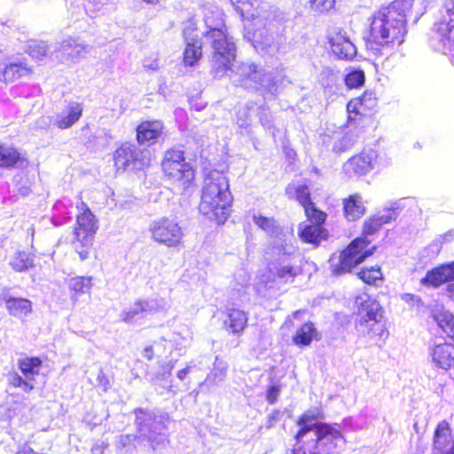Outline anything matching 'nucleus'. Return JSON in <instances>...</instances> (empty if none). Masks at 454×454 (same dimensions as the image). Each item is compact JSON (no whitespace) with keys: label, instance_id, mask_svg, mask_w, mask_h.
<instances>
[{"label":"nucleus","instance_id":"obj_1","mask_svg":"<svg viewBox=\"0 0 454 454\" xmlns=\"http://www.w3.org/2000/svg\"><path fill=\"white\" fill-rule=\"evenodd\" d=\"M411 7L409 0H396L375 12L370 19L367 50L375 56L392 54L404 42L406 12Z\"/></svg>","mask_w":454,"mask_h":454},{"label":"nucleus","instance_id":"obj_2","mask_svg":"<svg viewBox=\"0 0 454 454\" xmlns=\"http://www.w3.org/2000/svg\"><path fill=\"white\" fill-rule=\"evenodd\" d=\"M315 417L309 412L304 413L298 421L300 430L296 434L299 442H302V454H335L343 444L344 438L340 427L337 424L314 422Z\"/></svg>","mask_w":454,"mask_h":454},{"label":"nucleus","instance_id":"obj_3","mask_svg":"<svg viewBox=\"0 0 454 454\" xmlns=\"http://www.w3.org/2000/svg\"><path fill=\"white\" fill-rule=\"evenodd\" d=\"M395 217L396 214L392 210L365 222L363 236L354 239L339 254H333L329 259L333 274L340 276L348 273L355 266L363 262L365 258L372 255L375 250V247L367 248L368 245L372 242L368 239V236L374 234L382 224L390 222Z\"/></svg>","mask_w":454,"mask_h":454},{"label":"nucleus","instance_id":"obj_4","mask_svg":"<svg viewBox=\"0 0 454 454\" xmlns=\"http://www.w3.org/2000/svg\"><path fill=\"white\" fill-rule=\"evenodd\" d=\"M223 16L220 10L205 14L207 31L204 37L212 50L211 64L215 75H222L224 71L231 69L236 58V46L227 32Z\"/></svg>","mask_w":454,"mask_h":454},{"label":"nucleus","instance_id":"obj_5","mask_svg":"<svg viewBox=\"0 0 454 454\" xmlns=\"http://www.w3.org/2000/svg\"><path fill=\"white\" fill-rule=\"evenodd\" d=\"M232 197L225 175L217 170L207 174L199 205L200 212L217 223H223L229 216Z\"/></svg>","mask_w":454,"mask_h":454},{"label":"nucleus","instance_id":"obj_6","mask_svg":"<svg viewBox=\"0 0 454 454\" xmlns=\"http://www.w3.org/2000/svg\"><path fill=\"white\" fill-rule=\"evenodd\" d=\"M134 412L136 414L137 435L135 437L129 434L121 435L118 441L119 445L125 447L133 440H137L139 442H148L153 450L165 448L168 440L164 434L166 429L164 417L141 408L136 409Z\"/></svg>","mask_w":454,"mask_h":454},{"label":"nucleus","instance_id":"obj_7","mask_svg":"<svg viewBox=\"0 0 454 454\" xmlns=\"http://www.w3.org/2000/svg\"><path fill=\"white\" fill-rule=\"evenodd\" d=\"M356 304L358 307L359 317L356 324L358 335L374 341L386 339L388 333L381 321L380 303L364 294L356 297Z\"/></svg>","mask_w":454,"mask_h":454},{"label":"nucleus","instance_id":"obj_8","mask_svg":"<svg viewBox=\"0 0 454 454\" xmlns=\"http://www.w3.org/2000/svg\"><path fill=\"white\" fill-rule=\"evenodd\" d=\"M78 213L74 229L72 246L82 261L88 258L93 243L94 235L98 231V220L89 207L83 202L77 203Z\"/></svg>","mask_w":454,"mask_h":454},{"label":"nucleus","instance_id":"obj_9","mask_svg":"<svg viewBox=\"0 0 454 454\" xmlns=\"http://www.w3.org/2000/svg\"><path fill=\"white\" fill-rule=\"evenodd\" d=\"M165 175L174 183L185 187L194 178V170L184 156V152L179 149L168 150L161 162Z\"/></svg>","mask_w":454,"mask_h":454},{"label":"nucleus","instance_id":"obj_10","mask_svg":"<svg viewBox=\"0 0 454 454\" xmlns=\"http://www.w3.org/2000/svg\"><path fill=\"white\" fill-rule=\"evenodd\" d=\"M152 239L167 247H176L184 237V232L179 223L168 217H160L153 221L149 227Z\"/></svg>","mask_w":454,"mask_h":454},{"label":"nucleus","instance_id":"obj_11","mask_svg":"<svg viewBox=\"0 0 454 454\" xmlns=\"http://www.w3.org/2000/svg\"><path fill=\"white\" fill-rule=\"evenodd\" d=\"M114 165L118 170L141 169L150 164L148 150L139 149L136 145L124 143L114 153Z\"/></svg>","mask_w":454,"mask_h":454},{"label":"nucleus","instance_id":"obj_12","mask_svg":"<svg viewBox=\"0 0 454 454\" xmlns=\"http://www.w3.org/2000/svg\"><path fill=\"white\" fill-rule=\"evenodd\" d=\"M236 74L239 76L236 82H239L245 88L259 89V87L268 90L270 93L278 90L277 82L270 74L262 73L252 64L243 63L237 67Z\"/></svg>","mask_w":454,"mask_h":454},{"label":"nucleus","instance_id":"obj_13","mask_svg":"<svg viewBox=\"0 0 454 454\" xmlns=\"http://www.w3.org/2000/svg\"><path fill=\"white\" fill-rule=\"evenodd\" d=\"M42 361L37 357L25 358L19 362L22 376L14 372L9 375L8 381L14 387L29 393L35 387V376L39 373Z\"/></svg>","mask_w":454,"mask_h":454},{"label":"nucleus","instance_id":"obj_14","mask_svg":"<svg viewBox=\"0 0 454 454\" xmlns=\"http://www.w3.org/2000/svg\"><path fill=\"white\" fill-rule=\"evenodd\" d=\"M428 357L434 368L447 372L454 366V345L434 341L428 348Z\"/></svg>","mask_w":454,"mask_h":454},{"label":"nucleus","instance_id":"obj_15","mask_svg":"<svg viewBox=\"0 0 454 454\" xmlns=\"http://www.w3.org/2000/svg\"><path fill=\"white\" fill-rule=\"evenodd\" d=\"M377 153L373 150L364 151L350 158L343 166L347 175L363 176L370 172L376 162Z\"/></svg>","mask_w":454,"mask_h":454},{"label":"nucleus","instance_id":"obj_16","mask_svg":"<svg viewBox=\"0 0 454 454\" xmlns=\"http://www.w3.org/2000/svg\"><path fill=\"white\" fill-rule=\"evenodd\" d=\"M433 450L434 454H454V431L445 420L439 422L434 430Z\"/></svg>","mask_w":454,"mask_h":454},{"label":"nucleus","instance_id":"obj_17","mask_svg":"<svg viewBox=\"0 0 454 454\" xmlns=\"http://www.w3.org/2000/svg\"><path fill=\"white\" fill-rule=\"evenodd\" d=\"M89 52L87 45L81 43L77 39L67 38L63 40L56 50V59L64 62L67 60L77 61Z\"/></svg>","mask_w":454,"mask_h":454},{"label":"nucleus","instance_id":"obj_18","mask_svg":"<svg viewBox=\"0 0 454 454\" xmlns=\"http://www.w3.org/2000/svg\"><path fill=\"white\" fill-rule=\"evenodd\" d=\"M223 326L233 334H240L247 325V315L236 308H227L224 311Z\"/></svg>","mask_w":454,"mask_h":454},{"label":"nucleus","instance_id":"obj_19","mask_svg":"<svg viewBox=\"0 0 454 454\" xmlns=\"http://www.w3.org/2000/svg\"><path fill=\"white\" fill-rule=\"evenodd\" d=\"M193 29L186 27L184 29V37L186 42V46L184 51V62L186 66H193L201 58V43L197 39L198 35L191 36Z\"/></svg>","mask_w":454,"mask_h":454},{"label":"nucleus","instance_id":"obj_20","mask_svg":"<svg viewBox=\"0 0 454 454\" xmlns=\"http://www.w3.org/2000/svg\"><path fill=\"white\" fill-rule=\"evenodd\" d=\"M333 52L340 59H350L356 54V48L350 39L345 35L339 33L330 40Z\"/></svg>","mask_w":454,"mask_h":454},{"label":"nucleus","instance_id":"obj_21","mask_svg":"<svg viewBox=\"0 0 454 454\" xmlns=\"http://www.w3.org/2000/svg\"><path fill=\"white\" fill-rule=\"evenodd\" d=\"M82 114V105L77 102H72L67 106L65 111L57 116L54 125L61 129H68L80 119Z\"/></svg>","mask_w":454,"mask_h":454},{"label":"nucleus","instance_id":"obj_22","mask_svg":"<svg viewBox=\"0 0 454 454\" xmlns=\"http://www.w3.org/2000/svg\"><path fill=\"white\" fill-rule=\"evenodd\" d=\"M163 129V125L159 121L142 122L137 129V138L139 144L153 143Z\"/></svg>","mask_w":454,"mask_h":454},{"label":"nucleus","instance_id":"obj_23","mask_svg":"<svg viewBox=\"0 0 454 454\" xmlns=\"http://www.w3.org/2000/svg\"><path fill=\"white\" fill-rule=\"evenodd\" d=\"M313 340H319V333L311 322L303 324L293 336V342L299 347L309 346Z\"/></svg>","mask_w":454,"mask_h":454},{"label":"nucleus","instance_id":"obj_24","mask_svg":"<svg viewBox=\"0 0 454 454\" xmlns=\"http://www.w3.org/2000/svg\"><path fill=\"white\" fill-rule=\"evenodd\" d=\"M435 30L444 48L450 51H454V20L437 22Z\"/></svg>","mask_w":454,"mask_h":454},{"label":"nucleus","instance_id":"obj_25","mask_svg":"<svg viewBox=\"0 0 454 454\" xmlns=\"http://www.w3.org/2000/svg\"><path fill=\"white\" fill-rule=\"evenodd\" d=\"M451 269L449 264H443L428 271L421 283L425 286H439L442 284L450 281Z\"/></svg>","mask_w":454,"mask_h":454},{"label":"nucleus","instance_id":"obj_26","mask_svg":"<svg viewBox=\"0 0 454 454\" xmlns=\"http://www.w3.org/2000/svg\"><path fill=\"white\" fill-rule=\"evenodd\" d=\"M5 306L10 315L16 317H23L32 310V303L24 298H4Z\"/></svg>","mask_w":454,"mask_h":454},{"label":"nucleus","instance_id":"obj_27","mask_svg":"<svg viewBox=\"0 0 454 454\" xmlns=\"http://www.w3.org/2000/svg\"><path fill=\"white\" fill-rule=\"evenodd\" d=\"M156 306L155 301H137L129 309L121 313V321L132 323L140 314L153 309Z\"/></svg>","mask_w":454,"mask_h":454},{"label":"nucleus","instance_id":"obj_28","mask_svg":"<svg viewBox=\"0 0 454 454\" xmlns=\"http://www.w3.org/2000/svg\"><path fill=\"white\" fill-rule=\"evenodd\" d=\"M344 212L348 220L355 221L364 215L365 207L362 197L358 194L350 195L344 201Z\"/></svg>","mask_w":454,"mask_h":454},{"label":"nucleus","instance_id":"obj_29","mask_svg":"<svg viewBox=\"0 0 454 454\" xmlns=\"http://www.w3.org/2000/svg\"><path fill=\"white\" fill-rule=\"evenodd\" d=\"M432 317L442 331L454 340V316L446 310H434Z\"/></svg>","mask_w":454,"mask_h":454},{"label":"nucleus","instance_id":"obj_30","mask_svg":"<svg viewBox=\"0 0 454 454\" xmlns=\"http://www.w3.org/2000/svg\"><path fill=\"white\" fill-rule=\"evenodd\" d=\"M297 274L298 270L290 265L279 266L276 268L275 272L273 273L272 284H270L267 281L266 285L269 286V287H273L274 285L278 286L283 284L293 282Z\"/></svg>","mask_w":454,"mask_h":454},{"label":"nucleus","instance_id":"obj_31","mask_svg":"<svg viewBox=\"0 0 454 454\" xmlns=\"http://www.w3.org/2000/svg\"><path fill=\"white\" fill-rule=\"evenodd\" d=\"M27 73L28 69L20 64H0V80L6 82H13L16 79L26 75Z\"/></svg>","mask_w":454,"mask_h":454},{"label":"nucleus","instance_id":"obj_32","mask_svg":"<svg viewBox=\"0 0 454 454\" xmlns=\"http://www.w3.org/2000/svg\"><path fill=\"white\" fill-rule=\"evenodd\" d=\"M20 153L12 146L0 144V167L11 168L21 160Z\"/></svg>","mask_w":454,"mask_h":454},{"label":"nucleus","instance_id":"obj_33","mask_svg":"<svg viewBox=\"0 0 454 454\" xmlns=\"http://www.w3.org/2000/svg\"><path fill=\"white\" fill-rule=\"evenodd\" d=\"M300 236L305 242L317 244L322 239H325V233L321 225L308 224L301 228Z\"/></svg>","mask_w":454,"mask_h":454},{"label":"nucleus","instance_id":"obj_34","mask_svg":"<svg viewBox=\"0 0 454 454\" xmlns=\"http://www.w3.org/2000/svg\"><path fill=\"white\" fill-rule=\"evenodd\" d=\"M68 286L74 295L73 300H76V296L82 294H87L92 287V278L91 277H75L69 280Z\"/></svg>","mask_w":454,"mask_h":454},{"label":"nucleus","instance_id":"obj_35","mask_svg":"<svg viewBox=\"0 0 454 454\" xmlns=\"http://www.w3.org/2000/svg\"><path fill=\"white\" fill-rule=\"evenodd\" d=\"M228 365L225 362L215 359L211 372L207 376L206 382L211 385H219L226 377Z\"/></svg>","mask_w":454,"mask_h":454},{"label":"nucleus","instance_id":"obj_36","mask_svg":"<svg viewBox=\"0 0 454 454\" xmlns=\"http://www.w3.org/2000/svg\"><path fill=\"white\" fill-rule=\"evenodd\" d=\"M10 264L16 271H25L33 267V256L26 252H17L12 259Z\"/></svg>","mask_w":454,"mask_h":454},{"label":"nucleus","instance_id":"obj_37","mask_svg":"<svg viewBox=\"0 0 454 454\" xmlns=\"http://www.w3.org/2000/svg\"><path fill=\"white\" fill-rule=\"evenodd\" d=\"M286 193L289 196L295 194L296 200L303 207V208L308 206H311L312 204L309 187L305 184L298 185L296 187L288 185L286 188Z\"/></svg>","mask_w":454,"mask_h":454},{"label":"nucleus","instance_id":"obj_38","mask_svg":"<svg viewBox=\"0 0 454 454\" xmlns=\"http://www.w3.org/2000/svg\"><path fill=\"white\" fill-rule=\"evenodd\" d=\"M49 50L48 44L43 41L30 40L27 42V51L36 59H41L47 55Z\"/></svg>","mask_w":454,"mask_h":454},{"label":"nucleus","instance_id":"obj_39","mask_svg":"<svg viewBox=\"0 0 454 454\" xmlns=\"http://www.w3.org/2000/svg\"><path fill=\"white\" fill-rule=\"evenodd\" d=\"M358 277L368 285L377 286L378 281H382L383 274L380 267H371L362 270L358 273Z\"/></svg>","mask_w":454,"mask_h":454},{"label":"nucleus","instance_id":"obj_40","mask_svg":"<svg viewBox=\"0 0 454 454\" xmlns=\"http://www.w3.org/2000/svg\"><path fill=\"white\" fill-rule=\"evenodd\" d=\"M254 222L259 228L270 235L275 234L278 231V226L272 218L264 217L262 215H254Z\"/></svg>","mask_w":454,"mask_h":454},{"label":"nucleus","instance_id":"obj_41","mask_svg":"<svg viewBox=\"0 0 454 454\" xmlns=\"http://www.w3.org/2000/svg\"><path fill=\"white\" fill-rule=\"evenodd\" d=\"M364 74L361 70H354L345 77V83L348 88H357L364 84Z\"/></svg>","mask_w":454,"mask_h":454},{"label":"nucleus","instance_id":"obj_42","mask_svg":"<svg viewBox=\"0 0 454 454\" xmlns=\"http://www.w3.org/2000/svg\"><path fill=\"white\" fill-rule=\"evenodd\" d=\"M304 210L311 223L310 224L321 225L325 222V215L322 211L317 210L313 204L305 207Z\"/></svg>","mask_w":454,"mask_h":454},{"label":"nucleus","instance_id":"obj_43","mask_svg":"<svg viewBox=\"0 0 454 454\" xmlns=\"http://www.w3.org/2000/svg\"><path fill=\"white\" fill-rule=\"evenodd\" d=\"M335 4V0H310V6L317 12L330 11Z\"/></svg>","mask_w":454,"mask_h":454},{"label":"nucleus","instance_id":"obj_44","mask_svg":"<svg viewBox=\"0 0 454 454\" xmlns=\"http://www.w3.org/2000/svg\"><path fill=\"white\" fill-rule=\"evenodd\" d=\"M358 99L361 100V103H363L361 106L366 112L374 108L377 105L376 97L372 92H365L362 95V97H359Z\"/></svg>","mask_w":454,"mask_h":454},{"label":"nucleus","instance_id":"obj_45","mask_svg":"<svg viewBox=\"0 0 454 454\" xmlns=\"http://www.w3.org/2000/svg\"><path fill=\"white\" fill-rule=\"evenodd\" d=\"M258 115H259V119H260L262 125L265 129H271L273 128V121H272L271 113L269 111L268 108H265V107L260 108Z\"/></svg>","mask_w":454,"mask_h":454},{"label":"nucleus","instance_id":"obj_46","mask_svg":"<svg viewBox=\"0 0 454 454\" xmlns=\"http://www.w3.org/2000/svg\"><path fill=\"white\" fill-rule=\"evenodd\" d=\"M237 123L240 128H247L251 123L249 109L247 107L240 108L238 112Z\"/></svg>","mask_w":454,"mask_h":454},{"label":"nucleus","instance_id":"obj_47","mask_svg":"<svg viewBox=\"0 0 454 454\" xmlns=\"http://www.w3.org/2000/svg\"><path fill=\"white\" fill-rule=\"evenodd\" d=\"M401 299L412 308L420 309L423 306L420 297L412 294H403Z\"/></svg>","mask_w":454,"mask_h":454},{"label":"nucleus","instance_id":"obj_48","mask_svg":"<svg viewBox=\"0 0 454 454\" xmlns=\"http://www.w3.org/2000/svg\"><path fill=\"white\" fill-rule=\"evenodd\" d=\"M361 100L358 98L351 99L347 105V110L349 114H366V111L361 106Z\"/></svg>","mask_w":454,"mask_h":454},{"label":"nucleus","instance_id":"obj_49","mask_svg":"<svg viewBox=\"0 0 454 454\" xmlns=\"http://www.w3.org/2000/svg\"><path fill=\"white\" fill-rule=\"evenodd\" d=\"M280 390V386H271L268 388L266 399L269 403L273 404L277 402Z\"/></svg>","mask_w":454,"mask_h":454},{"label":"nucleus","instance_id":"obj_50","mask_svg":"<svg viewBox=\"0 0 454 454\" xmlns=\"http://www.w3.org/2000/svg\"><path fill=\"white\" fill-rule=\"evenodd\" d=\"M98 386L102 388L104 392H106L110 387V381L107 378V376L105 374L103 370H100L98 372V377H97Z\"/></svg>","mask_w":454,"mask_h":454},{"label":"nucleus","instance_id":"obj_51","mask_svg":"<svg viewBox=\"0 0 454 454\" xmlns=\"http://www.w3.org/2000/svg\"><path fill=\"white\" fill-rule=\"evenodd\" d=\"M236 3L241 4L240 6L239 5L237 8L240 10V12L243 15L245 12L249 13L250 9L248 8V6L254 7L255 4H257L258 0H236Z\"/></svg>","mask_w":454,"mask_h":454},{"label":"nucleus","instance_id":"obj_52","mask_svg":"<svg viewBox=\"0 0 454 454\" xmlns=\"http://www.w3.org/2000/svg\"><path fill=\"white\" fill-rule=\"evenodd\" d=\"M175 361H169L161 365L162 378L168 377L171 374L173 368L175 367Z\"/></svg>","mask_w":454,"mask_h":454},{"label":"nucleus","instance_id":"obj_53","mask_svg":"<svg viewBox=\"0 0 454 454\" xmlns=\"http://www.w3.org/2000/svg\"><path fill=\"white\" fill-rule=\"evenodd\" d=\"M445 8L449 16L454 14V0H446L445 1Z\"/></svg>","mask_w":454,"mask_h":454},{"label":"nucleus","instance_id":"obj_54","mask_svg":"<svg viewBox=\"0 0 454 454\" xmlns=\"http://www.w3.org/2000/svg\"><path fill=\"white\" fill-rule=\"evenodd\" d=\"M88 4H92L96 10H99L106 4V0H88Z\"/></svg>","mask_w":454,"mask_h":454},{"label":"nucleus","instance_id":"obj_55","mask_svg":"<svg viewBox=\"0 0 454 454\" xmlns=\"http://www.w3.org/2000/svg\"><path fill=\"white\" fill-rule=\"evenodd\" d=\"M144 357L147 358L148 360L153 359V350L152 347H146L143 351Z\"/></svg>","mask_w":454,"mask_h":454},{"label":"nucleus","instance_id":"obj_56","mask_svg":"<svg viewBox=\"0 0 454 454\" xmlns=\"http://www.w3.org/2000/svg\"><path fill=\"white\" fill-rule=\"evenodd\" d=\"M189 372H190V367L189 366L184 368V369L180 370L177 372V378L179 380H183L186 377V375L189 373Z\"/></svg>","mask_w":454,"mask_h":454},{"label":"nucleus","instance_id":"obj_57","mask_svg":"<svg viewBox=\"0 0 454 454\" xmlns=\"http://www.w3.org/2000/svg\"><path fill=\"white\" fill-rule=\"evenodd\" d=\"M293 247L292 246H289L287 244H285V245H282L281 246V248L279 249V251H283V254H292L293 253Z\"/></svg>","mask_w":454,"mask_h":454},{"label":"nucleus","instance_id":"obj_58","mask_svg":"<svg viewBox=\"0 0 454 454\" xmlns=\"http://www.w3.org/2000/svg\"><path fill=\"white\" fill-rule=\"evenodd\" d=\"M304 312H305L304 310H296V311H294V312L292 314V316H290V317H288V320H291V318H292V317H293V318H299V317H300L301 314H303Z\"/></svg>","mask_w":454,"mask_h":454},{"label":"nucleus","instance_id":"obj_59","mask_svg":"<svg viewBox=\"0 0 454 454\" xmlns=\"http://www.w3.org/2000/svg\"><path fill=\"white\" fill-rule=\"evenodd\" d=\"M449 267L451 269L450 280H454V262L451 263H449Z\"/></svg>","mask_w":454,"mask_h":454},{"label":"nucleus","instance_id":"obj_60","mask_svg":"<svg viewBox=\"0 0 454 454\" xmlns=\"http://www.w3.org/2000/svg\"><path fill=\"white\" fill-rule=\"evenodd\" d=\"M98 451H99V448H98V447L92 449V453L93 454H98Z\"/></svg>","mask_w":454,"mask_h":454},{"label":"nucleus","instance_id":"obj_61","mask_svg":"<svg viewBox=\"0 0 454 454\" xmlns=\"http://www.w3.org/2000/svg\"><path fill=\"white\" fill-rule=\"evenodd\" d=\"M446 237H449V238H453L454 237V233L453 232H450L448 234H446Z\"/></svg>","mask_w":454,"mask_h":454},{"label":"nucleus","instance_id":"obj_62","mask_svg":"<svg viewBox=\"0 0 454 454\" xmlns=\"http://www.w3.org/2000/svg\"><path fill=\"white\" fill-rule=\"evenodd\" d=\"M347 139H348V137H344L342 138V140H341V143H342V142H344V141H346Z\"/></svg>","mask_w":454,"mask_h":454},{"label":"nucleus","instance_id":"obj_63","mask_svg":"<svg viewBox=\"0 0 454 454\" xmlns=\"http://www.w3.org/2000/svg\"><path fill=\"white\" fill-rule=\"evenodd\" d=\"M156 67H157V65H154V66H152L151 67H152L153 69H155V68H156Z\"/></svg>","mask_w":454,"mask_h":454},{"label":"nucleus","instance_id":"obj_64","mask_svg":"<svg viewBox=\"0 0 454 454\" xmlns=\"http://www.w3.org/2000/svg\"><path fill=\"white\" fill-rule=\"evenodd\" d=\"M451 61L454 64V57L453 56L451 57Z\"/></svg>","mask_w":454,"mask_h":454}]
</instances>
